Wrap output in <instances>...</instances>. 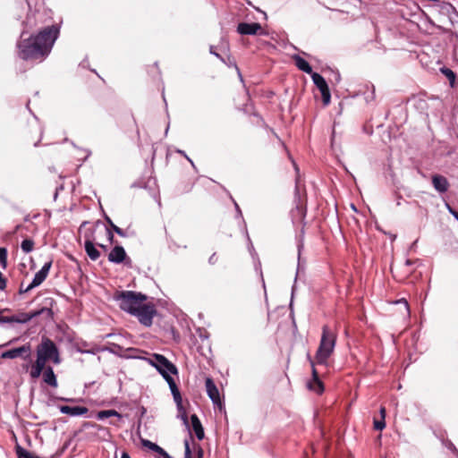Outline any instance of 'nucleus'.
Returning <instances> with one entry per match:
<instances>
[{"instance_id":"nucleus-1","label":"nucleus","mask_w":458,"mask_h":458,"mask_svg":"<svg viewBox=\"0 0 458 458\" xmlns=\"http://www.w3.org/2000/svg\"><path fill=\"white\" fill-rule=\"evenodd\" d=\"M60 33L56 24L47 26L36 35L18 42V55L25 61L41 63L50 54Z\"/></svg>"},{"instance_id":"nucleus-2","label":"nucleus","mask_w":458,"mask_h":458,"mask_svg":"<svg viewBox=\"0 0 458 458\" xmlns=\"http://www.w3.org/2000/svg\"><path fill=\"white\" fill-rule=\"evenodd\" d=\"M337 335L327 325L323 326L319 345L317 348V365H327V360L335 351Z\"/></svg>"},{"instance_id":"nucleus-3","label":"nucleus","mask_w":458,"mask_h":458,"mask_svg":"<svg viewBox=\"0 0 458 458\" xmlns=\"http://www.w3.org/2000/svg\"><path fill=\"white\" fill-rule=\"evenodd\" d=\"M37 360L47 366L48 361L58 365L61 363L60 352L55 343L47 337H43L36 349Z\"/></svg>"},{"instance_id":"nucleus-4","label":"nucleus","mask_w":458,"mask_h":458,"mask_svg":"<svg viewBox=\"0 0 458 458\" xmlns=\"http://www.w3.org/2000/svg\"><path fill=\"white\" fill-rule=\"evenodd\" d=\"M114 299L119 301V307L122 310L131 315L136 309H139L144 303L147 296L138 292L122 291L115 295Z\"/></svg>"},{"instance_id":"nucleus-5","label":"nucleus","mask_w":458,"mask_h":458,"mask_svg":"<svg viewBox=\"0 0 458 458\" xmlns=\"http://www.w3.org/2000/svg\"><path fill=\"white\" fill-rule=\"evenodd\" d=\"M157 314V310L153 304L142 303L139 309H136L132 316H135L140 323L145 327H150L153 323V318Z\"/></svg>"},{"instance_id":"nucleus-6","label":"nucleus","mask_w":458,"mask_h":458,"mask_svg":"<svg viewBox=\"0 0 458 458\" xmlns=\"http://www.w3.org/2000/svg\"><path fill=\"white\" fill-rule=\"evenodd\" d=\"M149 362L161 375L167 373L177 375L178 373L176 366L168 360V359H166L164 355L154 354Z\"/></svg>"},{"instance_id":"nucleus-7","label":"nucleus","mask_w":458,"mask_h":458,"mask_svg":"<svg viewBox=\"0 0 458 458\" xmlns=\"http://www.w3.org/2000/svg\"><path fill=\"white\" fill-rule=\"evenodd\" d=\"M32 349L30 344H23L22 346L13 348L4 352L1 354V358L3 359H16L21 358L24 360L30 361L31 360Z\"/></svg>"},{"instance_id":"nucleus-8","label":"nucleus","mask_w":458,"mask_h":458,"mask_svg":"<svg viewBox=\"0 0 458 458\" xmlns=\"http://www.w3.org/2000/svg\"><path fill=\"white\" fill-rule=\"evenodd\" d=\"M108 261L114 264L124 263L130 267L131 259L127 256L124 248L121 245L114 246L108 254Z\"/></svg>"},{"instance_id":"nucleus-9","label":"nucleus","mask_w":458,"mask_h":458,"mask_svg":"<svg viewBox=\"0 0 458 458\" xmlns=\"http://www.w3.org/2000/svg\"><path fill=\"white\" fill-rule=\"evenodd\" d=\"M317 90L321 94L323 106H327L331 102V90L327 79L317 72Z\"/></svg>"},{"instance_id":"nucleus-10","label":"nucleus","mask_w":458,"mask_h":458,"mask_svg":"<svg viewBox=\"0 0 458 458\" xmlns=\"http://www.w3.org/2000/svg\"><path fill=\"white\" fill-rule=\"evenodd\" d=\"M51 267V260L46 262L43 267L35 274L31 283L25 288L24 292H29L33 288L39 286L47 279Z\"/></svg>"},{"instance_id":"nucleus-11","label":"nucleus","mask_w":458,"mask_h":458,"mask_svg":"<svg viewBox=\"0 0 458 458\" xmlns=\"http://www.w3.org/2000/svg\"><path fill=\"white\" fill-rule=\"evenodd\" d=\"M236 30L240 35H267L259 22H240Z\"/></svg>"},{"instance_id":"nucleus-12","label":"nucleus","mask_w":458,"mask_h":458,"mask_svg":"<svg viewBox=\"0 0 458 458\" xmlns=\"http://www.w3.org/2000/svg\"><path fill=\"white\" fill-rule=\"evenodd\" d=\"M205 385L207 394L210 400L212 401L213 404L215 406H217L219 410H222L224 408V405L220 398L219 390L216 386L215 382L213 381V379L211 377H207Z\"/></svg>"},{"instance_id":"nucleus-13","label":"nucleus","mask_w":458,"mask_h":458,"mask_svg":"<svg viewBox=\"0 0 458 458\" xmlns=\"http://www.w3.org/2000/svg\"><path fill=\"white\" fill-rule=\"evenodd\" d=\"M99 223L100 222L98 221L95 225H92L89 227H86L88 225H89V222H88V221H84L81 225L79 232L81 233H83V237L85 240L84 242H90L91 243H96L98 242V237L96 236V233H97L98 227L99 225Z\"/></svg>"},{"instance_id":"nucleus-14","label":"nucleus","mask_w":458,"mask_h":458,"mask_svg":"<svg viewBox=\"0 0 458 458\" xmlns=\"http://www.w3.org/2000/svg\"><path fill=\"white\" fill-rule=\"evenodd\" d=\"M431 183L434 190L440 195L446 193L450 186L447 178L440 174L431 175Z\"/></svg>"},{"instance_id":"nucleus-15","label":"nucleus","mask_w":458,"mask_h":458,"mask_svg":"<svg viewBox=\"0 0 458 458\" xmlns=\"http://www.w3.org/2000/svg\"><path fill=\"white\" fill-rule=\"evenodd\" d=\"M44 312L49 313V312H51V310L48 308H42L40 310H34V311H31L29 313H25V312L19 313L18 315H13V317L15 318V323L25 324V323H28L29 321H30L32 318L40 316Z\"/></svg>"},{"instance_id":"nucleus-16","label":"nucleus","mask_w":458,"mask_h":458,"mask_svg":"<svg viewBox=\"0 0 458 458\" xmlns=\"http://www.w3.org/2000/svg\"><path fill=\"white\" fill-rule=\"evenodd\" d=\"M293 59L294 61V64L296 65V67L299 70L310 74L313 82L315 83V72L313 71L309 62L299 55H294L293 56Z\"/></svg>"},{"instance_id":"nucleus-17","label":"nucleus","mask_w":458,"mask_h":458,"mask_svg":"<svg viewBox=\"0 0 458 458\" xmlns=\"http://www.w3.org/2000/svg\"><path fill=\"white\" fill-rule=\"evenodd\" d=\"M60 411L72 417L84 416L89 412V409L85 406H60Z\"/></svg>"},{"instance_id":"nucleus-18","label":"nucleus","mask_w":458,"mask_h":458,"mask_svg":"<svg viewBox=\"0 0 458 458\" xmlns=\"http://www.w3.org/2000/svg\"><path fill=\"white\" fill-rule=\"evenodd\" d=\"M43 381L52 387H57V379L51 366H47L43 373Z\"/></svg>"},{"instance_id":"nucleus-19","label":"nucleus","mask_w":458,"mask_h":458,"mask_svg":"<svg viewBox=\"0 0 458 458\" xmlns=\"http://www.w3.org/2000/svg\"><path fill=\"white\" fill-rule=\"evenodd\" d=\"M191 421L192 426V430L194 431L196 437L199 440H202L205 437L204 428L202 427V424L199 419V417L196 414H192L191 416Z\"/></svg>"},{"instance_id":"nucleus-20","label":"nucleus","mask_w":458,"mask_h":458,"mask_svg":"<svg viewBox=\"0 0 458 458\" xmlns=\"http://www.w3.org/2000/svg\"><path fill=\"white\" fill-rule=\"evenodd\" d=\"M436 5L438 6L441 11L447 13L450 20H453L452 15L458 18V11L451 3L440 0V3H437Z\"/></svg>"},{"instance_id":"nucleus-21","label":"nucleus","mask_w":458,"mask_h":458,"mask_svg":"<svg viewBox=\"0 0 458 458\" xmlns=\"http://www.w3.org/2000/svg\"><path fill=\"white\" fill-rule=\"evenodd\" d=\"M440 72L449 81L451 88H454L457 85V74L450 68L443 66L440 68Z\"/></svg>"},{"instance_id":"nucleus-22","label":"nucleus","mask_w":458,"mask_h":458,"mask_svg":"<svg viewBox=\"0 0 458 458\" xmlns=\"http://www.w3.org/2000/svg\"><path fill=\"white\" fill-rule=\"evenodd\" d=\"M95 245L96 243H91L90 242H84L85 251L89 258L93 261H96L100 257V252L98 250Z\"/></svg>"},{"instance_id":"nucleus-23","label":"nucleus","mask_w":458,"mask_h":458,"mask_svg":"<svg viewBox=\"0 0 458 458\" xmlns=\"http://www.w3.org/2000/svg\"><path fill=\"white\" fill-rule=\"evenodd\" d=\"M46 365L39 362L38 360H35V362L30 366V376L32 379H36L40 377L46 369Z\"/></svg>"},{"instance_id":"nucleus-24","label":"nucleus","mask_w":458,"mask_h":458,"mask_svg":"<svg viewBox=\"0 0 458 458\" xmlns=\"http://www.w3.org/2000/svg\"><path fill=\"white\" fill-rule=\"evenodd\" d=\"M142 445L145 447H148V449L161 454L163 457L167 455V453L162 447H160L159 445H157V444H155L149 440L142 439Z\"/></svg>"},{"instance_id":"nucleus-25","label":"nucleus","mask_w":458,"mask_h":458,"mask_svg":"<svg viewBox=\"0 0 458 458\" xmlns=\"http://www.w3.org/2000/svg\"><path fill=\"white\" fill-rule=\"evenodd\" d=\"M221 61L224 64H225L228 67H233L236 70L240 80L242 81H243V78H242V75L241 73L240 68L237 66L236 61H235V59L233 57H232L231 55H228L226 59H225L224 57L221 58Z\"/></svg>"},{"instance_id":"nucleus-26","label":"nucleus","mask_w":458,"mask_h":458,"mask_svg":"<svg viewBox=\"0 0 458 458\" xmlns=\"http://www.w3.org/2000/svg\"><path fill=\"white\" fill-rule=\"evenodd\" d=\"M97 417L98 420H105L110 417L121 418L122 416L115 410H105L98 411Z\"/></svg>"},{"instance_id":"nucleus-27","label":"nucleus","mask_w":458,"mask_h":458,"mask_svg":"<svg viewBox=\"0 0 458 458\" xmlns=\"http://www.w3.org/2000/svg\"><path fill=\"white\" fill-rule=\"evenodd\" d=\"M308 358L310 360V368H311V380L308 381L306 386H307V388L309 390H313L314 389L313 383L315 382V369H316V366H315V361L311 359L310 353H308Z\"/></svg>"},{"instance_id":"nucleus-28","label":"nucleus","mask_w":458,"mask_h":458,"mask_svg":"<svg viewBox=\"0 0 458 458\" xmlns=\"http://www.w3.org/2000/svg\"><path fill=\"white\" fill-rule=\"evenodd\" d=\"M16 454L18 458H39L33 455L30 451L26 450L21 445L16 446Z\"/></svg>"},{"instance_id":"nucleus-29","label":"nucleus","mask_w":458,"mask_h":458,"mask_svg":"<svg viewBox=\"0 0 458 458\" xmlns=\"http://www.w3.org/2000/svg\"><path fill=\"white\" fill-rule=\"evenodd\" d=\"M328 72H330V77H328V81L329 82L332 84V85H336L340 82L341 81V74L339 72V71L337 70H333L331 68H328Z\"/></svg>"},{"instance_id":"nucleus-30","label":"nucleus","mask_w":458,"mask_h":458,"mask_svg":"<svg viewBox=\"0 0 458 458\" xmlns=\"http://www.w3.org/2000/svg\"><path fill=\"white\" fill-rule=\"evenodd\" d=\"M21 248L23 252L30 253L33 250L34 242L30 239H25L21 242Z\"/></svg>"},{"instance_id":"nucleus-31","label":"nucleus","mask_w":458,"mask_h":458,"mask_svg":"<svg viewBox=\"0 0 458 458\" xmlns=\"http://www.w3.org/2000/svg\"><path fill=\"white\" fill-rule=\"evenodd\" d=\"M376 98V92L374 85L370 86V89L364 92V100L367 104L373 102Z\"/></svg>"},{"instance_id":"nucleus-32","label":"nucleus","mask_w":458,"mask_h":458,"mask_svg":"<svg viewBox=\"0 0 458 458\" xmlns=\"http://www.w3.org/2000/svg\"><path fill=\"white\" fill-rule=\"evenodd\" d=\"M190 439L184 440V458H192L191 450L190 447V440H192V436L190 433Z\"/></svg>"},{"instance_id":"nucleus-33","label":"nucleus","mask_w":458,"mask_h":458,"mask_svg":"<svg viewBox=\"0 0 458 458\" xmlns=\"http://www.w3.org/2000/svg\"><path fill=\"white\" fill-rule=\"evenodd\" d=\"M374 428L377 431H381L386 428V420L384 418L380 420H374Z\"/></svg>"},{"instance_id":"nucleus-34","label":"nucleus","mask_w":458,"mask_h":458,"mask_svg":"<svg viewBox=\"0 0 458 458\" xmlns=\"http://www.w3.org/2000/svg\"><path fill=\"white\" fill-rule=\"evenodd\" d=\"M173 398L176 404L177 411H182L183 404H182V398L181 393L178 394H174L173 395Z\"/></svg>"},{"instance_id":"nucleus-35","label":"nucleus","mask_w":458,"mask_h":458,"mask_svg":"<svg viewBox=\"0 0 458 458\" xmlns=\"http://www.w3.org/2000/svg\"><path fill=\"white\" fill-rule=\"evenodd\" d=\"M7 263V250L5 248L0 247V265L4 267L6 266Z\"/></svg>"},{"instance_id":"nucleus-36","label":"nucleus","mask_w":458,"mask_h":458,"mask_svg":"<svg viewBox=\"0 0 458 458\" xmlns=\"http://www.w3.org/2000/svg\"><path fill=\"white\" fill-rule=\"evenodd\" d=\"M325 392V385L323 381L319 378L318 374L317 373V395H320Z\"/></svg>"},{"instance_id":"nucleus-37","label":"nucleus","mask_w":458,"mask_h":458,"mask_svg":"<svg viewBox=\"0 0 458 458\" xmlns=\"http://www.w3.org/2000/svg\"><path fill=\"white\" fill-rule=\"evenodd\" d=\"M178 417L183 421L184 425L189 428L188 415L184 407H182V411H178Z\"/></svg>"},{"instance_id":"nucleus-38","label":"nucleus","mask_w":458,"mask_h":458,"mask_svg":"<svg viewBox=\"0 0 458 458\" xmlns=\"http://www.w3.org/2000/svg\"><path fill=\"white\" fill-rule=\"evenodd\" d=\"M103 232L106 234L108 242L110 244H112L114 242V233H113L112 230L110 228H108V227H104L103 228Z\"/></svg>"},{"instance_id":"nucleus-39","label":"nucleus","mask_w":458,"mask_h":458,"mask_svg":"<svg viewBox=\"0 0 458 458\" xmlns=\"http://www.w3.org/2000/svg\"><path fill=\"white\" fill-rule=\"evenodd\" d=\"M428 102L422 98L418 99L416 102V107L422 112L428 109Z\"/></svg>"},{"instance_id":"nucleus-40","label":"nucleus","mask_w":458,"mask_h":458,"mask_svg":"<svg viewBox=\"0 0 458 458\" xmlns=\"http://www.w3.org/2000/svg\"><path fill=\"white\" fill-rule=\"evenodd\" d=\"M173 373H167V374H164L162 375V377H164V379L167 382L168 386H170L172 384H175V381L174 379L173 378V377L171 376Z\"/></svg>"},{"instance_id":"nucleus-41","label":"nucleus","mask_w":458,"mask_h":458,"mask_svg":"<svg viewBox=\"0 0 458 458\" xmlns=\"http://www.w3.org/2000/svg\"><path fill=\"white\" fill-rule=\"evenodd\" d=\"M173 373H167V374H164L162 375V377H164V379L167 382L168 386H170L172 384H175V381L174 379L173 378V377L171 376Z\"/></svg>"},{"instance_id":"nucleus-42","label":"nucleus","mask_w":458,"mask_h":458,"mask_svg":"<svg viewBox=\"0 0 458 458\" xmlns=\"http://www.w3.org/2000/svg\"><path fill=\"white\" fill-rule=\"evenodd\" d=\"M1 323H15V318L13 316L10 317H0V324Z\"/></svg>"},{"instance_id":"nucleus-43","label":"nucleus","mask_w":458,"mask_h":458,"mask_svg":"<svg viewBox=\"0 0 458 458\" xmlns=\"http://www.w3.org/2000/svg\"><path fill=\"white\" fill-rule=\"evenodd\" d=\"M394 303H396V304H403V305H404V307H405L406 311H407V312H409V311H410L409 303H408V301H407V300H406V299L402 298V299H400V300L395 301V302H394Z\"/></svg>"},{"instance_id":"nucleus-44","label":"nucleus","mask_w":458,"mask_h":458,"mask_svg":"<svg viewBox=\"0 0 458 458\" xmlns=\"http://www.w3.org/2000/svg\"><path fill=\"white\" fill-rule=\"evenodd\" d=\"M231 199L233 202V205H234L237 216H240V217H242V210H241L238 203L234 200V199L232 196H231Z\"/></svg>"},{"instance_id":"nucleus-45","label":"nucleus","mask_w":458,"mask_h":458,"mask_svg":"<svg viewBox=\"0 0 458 458\" xmlns=\"http://www.w3.org/2000/svg\"><path fill=\"white\" fill-rule=\"evenodd\" d=\"M445 446L453 453H458V450L457 448L455 447V445L449 440H447V443L445 444Z\"/></svg>"},{"instance_id":"nucleus-46","label":"nucleus","mask_w":458,"mask_h":458,"mask_svg":"<svg viewBox=\"0 0 458 458\" xmlns=\"http://www.w3.org/2000/svg\"><path fill=\"white\" fill-rule=\"evenodd\" d=\"M170 390H171V393H172V395H174V394H180V391H179V388L175 384H172L170 386H169Z\"/></svg>"},{"instance_id":"nucleus-47","label":"nucleus","mask_w":458,"mask_h":458,"mask_svg":"<svg viewBox=\"0 0 458 458\" xmlns=\"http://www.w3.org/2000/svg\"><path fill=\"white\" fill-rule=\"evenodd\" d=\"M217 259L218 258L216 256V253H213L208 259V263L210 265H215L217 262Z\"/></svg>"},{"instance_id":"nucleus-48","label":"nucleus","mask_w":458,"mask_h":458,"mask_svg":"<svg viewBox=\"0 0 458 458\" xmlns=\"http://www.w3.org/2000/svg\"><path fill=\"white\" fill-rule=\"evenodd\" d=\"M113 231L121 237L126 236V233H124V231L118 226H116Z\"/></svg>"},{"instance_id":"nucleus-49","label":"nucleus","mask_w":458,"mask_h":458,"mask_svg":"<svg viewBox=\"0 0 458 458\" xmlns=\"http://www.w3.org/2000/svg\"><path fill=\"white\" fill-rule=\"evenodd\" d=\"M105 219H106V223L108 224V225L111 227L112 231L117 226L116 225H114L113 223V221L111 220V218L109 216H106Z\"/></svg>"},{"instance_id":"nucleus-50","label":"nucleus","mask_w":458,"mask_h":458,"mask_svg":"<svg viewBox=\"0 0 458 458\" xmlns=\"http://www.w3.org/2000/svg\"><path fill=\"white\" fill-rule=\"evenodd\" d=\"M204 456V451L202 449V447L198 445L197 446V458H203Z\"/></svg>"},{"instance_id":"nucleus-51","label":"nucleus","mask_w":458,"mask_h":458,"mask_svg":"<svg viewBox=\"0 0 458 458\" xmlns=\"http://www.w3.org/2000/svg\"><path fill=\"white\" fill-rule=\"evenodd\" d=\"M445 207H446V208H447L448 212H449V213H450L454 217V215H455V214H458V211H456L455 209H454V208L450 206V204L445 203Z\"/></svg>"},{"instance_id":"nucleus-52","label":"nucleus","mask_w":458,"mask_h":458,"mask_svg":"<svg viewBox=\"0 0 458 458\" xmlns=\"http://www.w3.org/2000/svg\"><path fill=\"white\" fill-rule=\"evenodd\" d=\"M445 207H446V208H447L448 212H449V213H450L454 217V215H455V214H458V211H456L455 209H454V208L450 206V204L445 203Z\"/></svg>"},{"instance_id":"nucleus-53","label":"nucleus","mask_w":458,"mask_h":458,"mask_svg":"<svg viewBox=\"0 0 458 458\" xmlns=\"http://www.w3.org/2000/svg\"><path fill=\"white\" fill-rule=\"evenodd\" d=\"M445 207H446V208H447L448 212H449V213H450L454 217V215H455V214H458V211H456L455 209H454V208L450 206V204L445 203Z\"/></svg>"},{"instance_id":"nucleus-54","label":"nucleus","mask_w":458,"mask_h":458,"mask_svg":"<svg viewBox=\"0 0 458 458\" xmlns=\"http://www.w3.org/2000/svg\"><path fill=\"white\" fill-rule=\"evenodd\" d=\"M209 52H210V54H212L215 56H216L219 60H221V58H223L217 52L214 51V47L213 46H210Z\"/></svg>"},{"instance_id":"nucleus-55","label":"nucleus","mask_w":458,"mask_h":458,"mask_svg":"<svg viewBox=\"0 0 458 458\" xmlns=\"http://www.w3.org/2000/svg\"><path fill=\"white\" fill-rule=\"evenodd\" d=\"M96 245H98L100 249H102L104 251H107L108 247L107 245L102 244L98 242H96Z\"/></svg>"},{"instance_id":"nucleus-56","label":"nucleus","mask_w":458,"mask_h":458,"mask_svg":"<svg viewBox=\"0 0 458 458\" xmlns=\"http://www.w3.org/2000/svg\"><path fill=\"white\" fill-rule=\"evenodd\" d=\"M418 261H419V259L411 260V259H407L405 260V265H406V266H412L413 264H415V263H416V262H418Z\"/></svg>"},{"instance_id":"nucleus-57","label":"nucleus","mask_w":458,"mask_h":458,"mask_svg":"<svg viewBox=\"0 0 458 458\" xmlns=\"http://www.w3.org/2000/svg\"><path fill=\"white\" fill-rule=\"evenodd\" d=\"M178 153L184 156L187 158V160H189L193 165L192 160L185 154V152L183 150H178Z\"/></svg>"},{"instance_id":"nucleus-58","label":"nucleus","mask_w":458,"mask_h":458,"mask_svg":"<svg viewBox=\"0 0 458 458\" xmlns=\"http://www.w3.org/2000/svg\"><path fill=\"white\" fill-rule=\"evenodd\" d=\"M380 415H381V418H386V409L384 407H381L380 408Z\"/></svg>"},{"instance_id":"nucleus-59","label":"nucleus","mask_w":458,"mask_h":458,"mask_svg":"<svg viewBox=\"0 0 458 458\" xmlns=\"http://www.w3.org/2000/svg\"><path fill=\"white\" fill-rule=\"evenodd\" d=\"M121 458H131V456L127 452H123L121 454Z\"/></svg>"},{"instance_id":"nucleus-60","label":"nucleus","mask_w":458,"mask_h":458,"mask_svg":"<svg viewBox=\"0 0 458 458\" xmlns=\"http://www.w3.org/2000/svg\"><path fill=\"white\" fill-rule=\"evenodd\" d=\"M452 16H453V20H450L452 23L458 21V18H456V16H454V15H452Z\"/></svg>"},{"instance_id":"nucleus-61","label":"nucleus","mask_w":458,"mask_h":458,"mask_svg":"<svg viewBox=\"0 0 458 458\" xmlns=\"http://www.w3.org/2000/svg\"><path fill=\"white\" fill-rule=\"evenodd\" d=\"M320 205H321V204H320V202L318 201V199L317 198V208H316L317 212L318 211V209H319V206H320Z\"/></svg>"},{"instance_id":"nucleus-62","label":"nucleus","mask_w":458,"mask_h":458,"mask_svg":"<svg viewBox=\"0 0 458 458\" xmlns=\"http://www.w3.org/2000/svg\"><path fill=\"white\" fill-rule=\"evenodd\" d=\"M401 199H402V196L399 195L398 196V200H397V203H396L397 206L401 205Z\"/></svg>"},{"instance_id":"nucleus-63","label":"nucleus","mask_w":458,"mask_h":458,"mask_svg":"<svg viewBox=\"0 0 458 458\" xmlns=\"http://www.w3.org/2000/svg\"><path fill=\"white\" fill-rule=\"evenodd\" d=\"M24 290H25V289H24V288H22V286H21V288H20V290H19V293H25V292H24Z\"/></svg>"},{"instance_id":"nucleus-64","label":"nucleus","mask_w":458,"mask_h":458,"mask_svg":"<svg viewBox=\"0 0 458 458\" xmlns=\"http://www.w3.org/2000/svg\"><path fill=\"white\" fill-rule=\"evenodd\" d=\"M29 368H30V365H29V364H26V365H24V366H23V369H24L25 370H28V369H29Z\"/></svg>"}]
</instances>
